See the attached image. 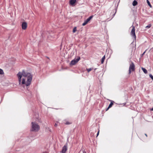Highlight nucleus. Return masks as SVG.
I'll use <instances>...</instances> for the list:
<instances>
[{"label":"nucleus","instance_id":"f257e3e1","mask_svg":"<svg viewBox=\"0 0 153 153\" xmlns=\"http://www.w3.org/2000/svg\"><path fill=\"white\" fill-rule=\"evenodd\" d=\"M17 76L20 86L24 87L30 85L32 79V75L30 73L23 70L19 72Z\"/></svg>","mask_w":153,"mask_h":153},{"label":"nucleus","instance_id":"f03ea898","mask_svg":"<svg viewBox=\"0 0 153 153\" xmlns=\"http://www.w3.org/2000/svg\"><path fill=\"white\" fill-rule=\"evenodd\" d=\"M40 129L39 126L35 122H32L31 123V130L32 131H37Z\"/></svg>","mask_w":153,"mask_h":153},{"label":"nucleus","instance_id":"7ed1b4c3","mask_svg":"<svg viewBox=\"0 0 153 153\" xmlns=\"http://www.w3.org/2000/svg\"><path fill=\"white\" fill-rule=\"evenodd\" d=\"M131 27H132V29L131 32V35L135 40L136 36L135 34V27L134 26H132Z\"/></svg>","mask_w":153,"mask_h":153},{"label":"nucleus","instance_id":"20e7f679","mask_svg":"<svg viewBox=\"0 0 153 153\" xmlns=\"http://www.w3.org/2000/svg\"><path fill=\"white\" fill-rule=\"evenodd\" d=\"M135 69V65L134 63L131 62L130 65V66L129 69V74H131V71H134Z\"/></svg>","mask_w":153,"mask_h":153},{"label":"nucleus","instance_id":"39448f33","mask_svg":"<svg viewBox=\"0 0 153 153\" xmlns=\"http://www.w3.org/2000/svg\"><path fill=\"white\" fill-rule=\"evenodd\" d=\"M80 59V57L78 56L77 58H75L73 60H72L70 64L71 65H74L77 63Z\"/></svg>","mask_w":153,"mask_h":153},{"label":"nucleus","instance_id":"423d86ee","mask_svg":"<svg viewBox=\"0 0 153 153\" xmlns=\"http://www.w3.org/2000/svg\"><path fill=\"white\" fill-rule=\"evenodd\" d=\"M93 16H91L85 20L83 23L82 24L83 26L85 25L92 18Z\"/></svg>","mask_w":153,"mask_h":153},{"label":"nucleus","instance_id":"0eeeda50","mask_svg":"<svg viewBox=\"0 0 153 153\" xmlns=\"http://www.w3.org/2000/svg\"><path fill=\"white\" fill-rule=\"evenodd\" d=\"M27 27V24L26 22H23L22 24V28L23 30H25Z\"/></svg>","mask_w":153,"mask_h":153},{"label":"nucleus","instance_id":"6e6552de","mask_svg":"<svg viewBox=\"0 0 153 153\" xmlns=\"http://www.w3.org/2000/svg\"><path fill=\"white\" fill-rule=\"evenodd\" d=\"M67 150V146L66 145H65L62 148L61 153H65Z\"/></svg>","mask_w":153,"mask_h":153},{"label":"nucleus","instance_id":"1a4fd4ad","mask_svg":"<svg viewBox=\"0 0 153 153\" xmlns=\"http://www.w3.org/2000/svg\"><path fill=\"white\" fill-rule=\"evenodd\" d=\"M76 2V0H70V3L72 6H74V4Z\"/></svg>","mask_w":153,"mask_h":153},{"label":"nucleus","instance_id":"9d476101","mask_svg":"<svg viewBox=\"0 0 153 153\" xmlns=\"http://www.w3.org/2000/svg\"><path fill=\"white\" fill-rule=\"evenodd\" d=\"M141 69H142L143 72H144V73H145V74H147L148 73L147 70L145 68L143 67H142Z\"/></svg>","mask_w":153,"mask_h":153},{"label":"nucleus","instance_id":"9b49d317","mask_svg":"<svg viewBox=\"0 0 153 153\" xmlns=\"http://www.w3.org/2000/svg\"><path fill=\"white\" fill-rule=\"evenodd\" d=\"M113 103L112 102V101H111V103L109 104L108 108L106 110H107L109 108H110L111 107H112V105H113Z\"/></svg>","mask_w":153,"mask_h":153},{"label":"nucleus","instance_id":"f8f14e48","mask_svg":"<svg viewBox=\"0 0 153 153\" xmlns=\"http://www.w3.org/2000/svg\"><path fill=\"white\" fill-rule=\"evenodd\" d=\"M137 4V2L136 0H134L132 3V5L134 6H136Z\"/></svg>","mask_w":153,"mask_h":153},{"label":"nucleus","instance_id":"ddd939ff","mask_svg":"<svg viewBox=\"0 0 153 153\" xmlns=\"http://www.w3.org/2000/svg\"><path fill=\"white\" fill-rule=\"evenodd\" d=\"M105 55L102 58V60H101V63L102 64L103 63V62H104V61L105 60Z\"/></svg>","mask_w":153,"mask_h":153},{"label":"nucleus","instance_id":"4468645a","mask_svg":"<svg viewBox=\"0 0 153 153\" xmlns=\"http://www.w3.org/2000/svg\"><path fill=\"white\" fill-rule=\"evenodd\" d=\"M147 1V2L148 4V5L150 7H152V6L151 5V4L149 1V0H146Z\"/></svg>","mask_w":153,"mask_h":153},{"label":"nucleus","instance_id":"2eb2a0df","mask_svg":"<svg viewBox=\"0 0 153 153\" xmlns=\"http://www.w3.org/2000/svg\"><path fill=\"white\" fill-rule=\"evenodd\" d=\"M76 27H74L73 29V32L74 33H75L76 32Z\"/></svg>","mask_w":153,"mask_h":153},{"label":"nucleus","instance_id":"dca6fc26","mask_svg":"<svg viewBox=\"0 0 153 153\" xmlns=\"http://www.w3.org/2000/svg\"><path fill=\"white\" fill-rule=\"evenodd\" d=\"M151 26V24H149L146 27L147 28H149Z\"/></svg>","mask_w":153,"mask_h":153},{"label":"nucleus","instance_id":"f3484780","mask_svg":"<svg viewBox=\"0 0 153 153\" xmlns=\"http://www.w3.org/2000/svg\"><path fill=\"white\" fill-rule=\"evenodd\" d=\"M4 73L3 71L1 69H0V74H2Z\"/></svg>","mask_w":153,"mask_h":153},{"label":"nucleus","instance_id":"a211bd4d","mask_svg":"<svg viewBox=\"0 0 153 153\" xmlns=\"http://www.w3.org/2000/svg\"><path fill=\"white\" fill-rule=\"evenodd\" d=\"M86 70H87V71H88V72H89L90 71H91V70H92V68H88V69H87Z\"/></svg>","mask_w":153,"mask_h":153},{"label":"nucleus","instance_id":"6ab92c4d","mask_svg":"<svg viewBox=\"0 0 153 153\" xmlns=\"http://www.w3.org/2000/svg\"><path fill=\"white\" fill-rule=\"evenodd\" d=\"M149 76L151 79L153 80V76L151 74H150Z\"/></svg>","mask_w":153,"mask_h":153},{"label":"nucleus","instance_id":"aec40b11","mask_svg":"<svg viewBox=\"0 0 153 153\" xmlns=\"http://www.w3.org/2000/svg\"><path fill=\"white\" fill-rule=\"evenodd\" d=\"M99 131H100L99 130H98V131L97 132V137L99 135Z\"/></svg>","mask_w":153,"mask_h":153},{"label":"nucleus","instance_id":"412c9836","mask_svg":"<svg viewBox=\"0 0 153 153\" xmlns=\"http://www.w3.org/2000/svg\"><path fill=\"white\" fill-rule=\"evenodd\" d=\"M146 52V51H145L143 52V53L142 54V56H143V55Z\"/></svg>","mask_w":153,"mask_h":153},{"label":"nucleus","instance_id":"4be33fe9","mask_svg":"<svg viewBox=\"0 0 153 153\" xmlns=\"http://www.w3.org/2000/svg\"><path fill=\"white\" fill-rule=\"evenodd\" d=\"M56 127L57 126V124L56 123L54 125Z\"/></svg>","mask_w":153,"mask_h":153},{"label":"nucleus","instance_id":"5701e85b","mask_svg":"<svg viewBox=\"0 0 153 153\" xmlns=\"http://www.w3.org/2000/svg\"><path fill=\"white\" fill-rule=\"evenodd\" d=\"M83 153H86V152H85V151H83Z\"/></svg>","mask_w":153,"mask_h":153},{"label":"nucleus","instance_id":"b1692460","mask_svg":"<svg viewBox=\"0 0 153 153\" xmlns=\"http://www.w3.org/2000/svg\"><path fill=\"white\" fill-rule=\"evenodd\" d=\"M66 124H69V123L68 122H66Z\"/></svg>","mask_w":153,"mask_h":153},{"label":"nucleus","instance_id":"393cba45","mask_svg":"<svg viewBox=\"0 0 153 153\" xmlns=\"http://www.w3.org/2000/svg\"><path fill=\"white\" fill-rule=\"evenodd\" d=\"M151 110L153 111V107L151 109Z\"/></svg>","mask_w":153,"mask_h":153},{"label":"nucleus","instance_id":"a878e982","mask_svg":"<svg viewBox=\"0 0 153 153\" xmlns=\"http://www.w3.org/2000/svg\"><path fill=\"white\" fill-rule=\"evenodd\" d=\"M145 135L146 136V137H147V135L146 134H145Z\"/></svg>","mask_w":153,"mask_h":153}]
</instances>
